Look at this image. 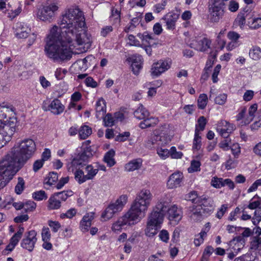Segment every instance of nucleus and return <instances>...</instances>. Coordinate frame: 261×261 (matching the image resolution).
<instances>
[{
  "label": "nucleus",
  "instance_id": "nucleus-55",
  "mask_svg": "<svg viewBox=\"0 0 261 261\" xmlns=\"http://www.w3.org/2000/svg\"><path fill=\"white\" fill-rule=\"evenodd\" d=\"M232 153L234 156V158L237 159L240 153L241 149L239 144H233L231 147Z\"/></svg>",
  "mask_w": 261,
  "mask_h": 261
},
{
  "label": "nucleus",
  "instance_id": "nucleus-54",
  "mask_svg": "<svg viewBox=\"0 0 261 261\" xmlns=\"http://www.w3.org/2000/svg\"><path fill=\"white\" fill-rule=\"evenodd\" d=\"M160 139L161 137L160 135H156L155 134H153L151 135L150 139L148 142L151 143L152 145H157L158 146H160Z\"/></svg>",
  "mask_w": 261,
  "mask_h": 261
},
{
  "label": "nucleus",
  "instance_id": "nucleus-43",
  "mask_svg": "<svg viewBox=\"0 0 261 261\" xmlns=\"http://www.w3.org/2000/svg\"><path fill=\"white\" fill-rule=\"evenodd\" d=\"M36 207V203L33 201L29 200L24 202L23 209L25 213L34 211Z\"/></svg>",
  "mask_w": 261,
  "mask_h": 261
},
{
  "label": "nucleus",
  "instance_id": "nucleus-6",
  "mask_svg": "<svg viewBox=\"0 0 261 261\" xmlns=\"http://www.w3.org/2000/svg\"><path fill=\"white\" fill-rule=\"evenodd\" d=\"M82 147L78 148L76 150L75 156L73 158L70 166L68 168L69 171L74 172L75 178L78 181L79 184L82 183V153L81 151Z\"/></svg>",
  "mask_w": 261,
  "mask_h": 261
},
{
  "label": "nucleus",
  "instance_id": "nucleus-50",
  "mask_svg": "<svg viewBox=\"0 0 261 261\" xmlns=\"http://www.w3.org/2000/svg\"><path fill=\"white\" fill-rule=\"evenodd\" d=\"M227 95L226 94H220L215 98V102L216 104L223 105L226 101Z\"/></svg>",
  "mask_w": 261,
  "mask_h": 261
},
{
  "label": "nucleus",
  "instance_id": "nucleus-11",
  "mask_svg": "<svg viewBox=\"0 0 261 261\" xmlns=\"http://www.w3.org/2000/svg\"><path fill=\"white\" fill-rule=\"evenodd\" d=\"M211 41L205 37H199L192 40L190 46L200 51H205L210 48Z\"/></svg>",
  "mask_w": 261,
  "mask_h": 261
},
{
  "label": "nucleus",
  "instance_id": "nucleus-30",
  "mask_svg": "<svg viewBox=\"0 0 261 261\" xmlns=\"http://www.w3.org/2000/svg\"><path fill=\"white\" fill-rule=\"evenodd\" d=\"M115 154V151L113 149H111L104 156L103 161L110 167L113 166L116 164L114 159Z\"/></svg>",
  "mask_w": 261,
  "mask_h": 261
},
{
  "label": "nucleus",
  "instance_id": "nucleus-46",
  "mask_svg": "<svg viewBox=\"0 0 261 261\" xmlns=\"http://www.w3.org/2000/svg\"><path fill=\"white\" fill-rule=\"evenodd\" d=\"M103 118L106 126H112L116 123L115 118L110 113H108Z\"/></svg>",
  "mask_w": 261,
  "mask_h": 261
},
{
  "label": "nucleus",
  "instance_id": "nucleus-21",
  "mask_svg": "<svg viewBox=\"0 0 261 261\" xmlns=\"http://www.w3.org/2000/svg\"><path fill=\"white\" fill-rule=\"evenodd\" d=\"M96 117L100 119L103 117L106 113V103L102 98H99L96 104Z\"/></svg>",
  "mask_w": 261,
  "mask_h": 261
},
{
  "label": "nucleus",
  "instance_id": "nucleus-31",
  "mask_svg": "<svg viewBox=\"0 0 261 261\" xmlns=\"http://www.w3.org/2000/svg\"><path fill=\"white\" fill-rule=\"evenodd\" d=\"M134 115L138 119H144L148 117L149 112L142 105H140L134 112Z\"/></svg>",
  "mask_w": 261,
  "mask_h": 261
},
{
  "label": "nucleus",
  "instance_id": "nucleus-20",
  "mask_svg": "<svg viewBox=\"0 0 261 261\" xmlns=\"http://www.w3.org/2000/svg\"><path fill=\"white\" fill-rule=\"evenodd\" d=\"M48 110L53 114L59 115L63 112L64 106L58 99H55L49 105Z\"/></svg>",
  "mask_w": 261,
  "mask_h": 261
},
{
  "label": "nucleus",
  "instance_id": "nucleus-3",
  "mask_svg": "<svg viewBox=\"0 0 261 261\" xmlns=\"http://www.w3.org/2000/svg\"><path fill=\"white\" fill-rule=\"evenodd\" d=\"M152 197L149 190L143 189L140 191L128 211L113 223L112 229L114 231H119L124 225L133 226L140 222L145 216Z\"/></svg>",
  "mask_w": 261,
  "mask_h": 261
},
{
  "label": "nucleus",
  "instance_id": "nucleus-44",
  "mask_svg": "<svg viewBox=\"0 0 261 261\" xmlns=\"http://www.w3.org/2000/svg\"><path fill=\"white\" fill-rule=\"evenodd\" d=\"M170 0H162L161 3L156 4L153 6V11L159 13L165 9V7Z\"/></svg>",
  "mask_w": 261,
  "mask_h": 261
},
{
  "label": "nucleus",
  "instance_id": "nucleus-35",
  "mask_svg": "<svg viewBox=\"0 0 261 261\" xmlns=\"http://www.w3.org/2000/svg\"><path fill=\"white\" fill-rule=\"evenodd\" d=\"M261 203V198L257 195L255 196L250 201V203L248 205H245L246 208H249L251 210L258 208Z\"/></svg>",
  "mask_w": 261,
  "mask_h": 261
},
{
  "label": "nucleus",
  "instance_id": "nucleus-26",
  "mask_svg": "<svg viewBox=\"0 0 261 261\" xmlns=\"http://www.w3.org/2000/svg\"><path fill=\"white\" fill-rule=\"evenodd\" d=\"M251 13V17L247 24L251 29H257L261 27V18L256 17L254 16V12H250Z\"/></svg>",
  "mask_w": 261,
  "mask_h": 261
},
{
  "label": "nucleus",
  "instance_id": "nucleus-62",
  "mask_svg": "<svg viewBox=\"0 0 261 261\" xmlns=\"http://www.w3.org/2000/svg\"><path fill=\"white\" fill-rule=\"evenodd\" d=\"M129 136L130 133L128 132H125L117 135L115 138V140L116 141L123 142L126 141Z\"/></svg>",
  "mask_w": 261,
  "mask_h": 261
},
{
  "label": "nucleus",
  "instance_id": "nucleus-45",
  "mask_svg": "<svg viewBox=\"0 0 261 261\" xmlns=\"http://www.w3.org/2000/svg\"><path fill=\"white\" fill-rule=\"evenodd\" d=\"M32 197L37 201H40L47 198V196L46 193L43 190L34 192L32 194Z\"/></svg>",
  "mask_w": 261,
  "mask_h": 261
},
{
  "label": "nucleus",
  "instance_id": "nucleus-23",
  "mask_svg": "<svg viewBox=\"0 0 261 261\" xmlns=\"http://www.w3.org/2000/svg\"><path fill=\"white\" fill-rule=\"evenodd\" d=\"M94 212H89L83 217V229L84 230L83 232L89 230V228L91 225V222L94 218Z\"/></svg>",
  "mask_w": 261,
  "mask_h": 261
},
{
  "label": "nucleus",
  "instance_id": "nucleus-52",
  "mask_svg": "<svg viewBox=\"0 0 261 261\" xmlns=\"http://www.w3.org/2000/svg\"><path fill=\"white\" fill-rule=\"evenodd\" d=\"M157 153L159 156L163 160L167 159L169 156V150L166 148H163L162 147L158 148Z\"/></svg>",
  "mask_w": 261,
  "mask_h": 261
},
{
  "label": "nucleus",
  "instance_id": "nucleus-29",
  "mask_svg": "<svg viewBox=\"0 0 261 261\" xmlns=\"http://www.w3.org/2000/svg\"><path fill=\"white\" fill-rule=\"evenodd\" d=\"M93 42L91 35L87 32L83 35V52L87 51L91 46Z\"/></svg>",
  "mask_w": 261,
  "mask_h": 261
},
{
  "label": "nucleus",
  "instance_id": "nucleus-1",
  "mask_svg": "<svg viewBox=\"0 0 261 261\" xmlns=\"http://www.w3.org/2000/svg\"><path fill=\"white\" fill-rule=\"evenodd\" d=\"M59 24V27L55 25L50 30L44 48L47 57L55 62L70 59V44L73 40L82 45V11L77 7L69 9Z\"/></svg>",
  "mask_w": 261,
  "mask_h": 261
},
{
  "label": "nucleus",
  "instance_id": "nucleus-17",
  "mask_svg": "<svg viewBox=\"0 0 261 261\" xmlns=\"http://www.w3.org/2000/svg\"><path fill=\"white\" fill-rule=\"evenodd\" d=\"M204 211H205V209L203 208L201 205H197L191 207L189 212L191 219L194 221H200L202 219Z\"/></svg>",
  "mask_w": 261,
  "mask_h": 261
},
{
  "label": "nucleus",
  "instance_id": "nucleus-57",
  "mask_svg": "<svg viewBox=\"0 0 261 261\" xmlns=\"http://www.w3.org/2000/svg\"><path fill=\"white\" fill-rule=\"evenodd\" d=\"M227 38L231 41L238 42L239 39L240 38V35L238 33L234 31H230L227 34Z\"/></svg>",
  "mask_w": 261,
  "mask_h": 261
},
{
  "label": "nucleus",
  "instance_id": "nucleus-58",
  "mask_svg": "<svg viewBox=\"0 0 261 261\" xmlns=\"http://www.w3.org/2000/svg\"><path fill=\"white\" fill-rule=\"evenodd\" d=\"M92 151L91 149V147H85L84 151L83 152V161L92 157Z\"/></svg>",
  "mask_w": 261,
  "mask_h": 261
},
{
  "label": "nucleus",
  "instance_id": "nucleus-25",
  "mask_svg": "<svg viewBox=\"0 0 261 261\" xmlns=\"http://www.w3.org/2000/svg\"><path fill=\"white\" fill-rule=\"evenodd\" d=\"M137 36L142 40L143 44L145 46H150L154 43V36L152 34L145 32L142 34L139 33Z\"/></svg>",
  "mask_w": 261,
  "mask_h": 261
},
{
  "label": "nucleus",
  "instance_id": "nucleus-40",
  "mask_svg": "<svg viewBox=\"0 0 261 261\" xmlns=\"http://www.w3.org/2000/svg\"><path fill=\"white\" fill-rule=\"evenodd\" d=\"M25 181L23 178L21 177L18 178V182L15 187V192L18 194H21L24 189Z\"/></svg>",
  "mask_w": 261,
  "mask_h": 261
},
{
  "label": "nucleus",
  "instance_id": "nucleus-2",
  "mask_svg": "<svg viewBox=\"0 0 261 261\" xmlns=\"http://www.w3.org/2000/svg\"><path fill=\"white\" fill-rule=\"evenodd\" d=\"M32 139H25L15 146L0 162V189L3 188L36 151Z\"/></svg>",
  "mask_w": 261,
  "mask_h": 261
},
{
  "label": "nucleus",
  "instance_id": "nucleus-42",
  "mask_svg": "<svg viewBox=\"0 0 261 261\" xmlns=\"http://www.w3.org/2000/svg\"><path fill=\"white\" fill-rule=\"evenodd\" d=\"M207 96L205 94H200L198 98V107L200 109H203L207 103Z\"/></svg>",
  "mask_w": 261,
  "mask_h": 261
},
{
  "label": "nucleus",
  "instance_id": "nucleus-10",
  "mask_svg": "<svg viewBox=\"0 0 261 261\" xmlns=\"http://www.w3.org/2000/svg\"><path fill=\"white\" fill-rule=\"evenodd\" d=\"M171 63L166 60H159L152 64L151 74L153 76H158L170 68Z\"/></svg>",
  "mask_w": 261,
  "mask_h": 261
},
{
  "label": "nucleus",
  "instance_id": "nucleus-16",
  "mask_svg": "<svg viewBox=\"0 0 261 261\" xmlns=\"http://www.w3.org/2000/svg\"><path fill=\"white\" fill-rule=\"evenodd\" d=\"M179 18V15L173 12H170L166 14L163 20L166 23V28L169 30H173L175 28L176 22Z\"/></svg>",
  "mask_w": 261,
  "mask_h": 261
},
{
  "label": "nucleus",
  "instance_id": "nucleus-9",
  "mask_svg": "<svg viewBox=\"0 0 261 261\" xmlns=\"http://www.w3.org/2000/svg\"><path fill=\"white\" fill-rule=\"evenodd\" d=\"M36 235L37 232L34 230L28 231L21 241V246L30 252L32 251L37 240Z\"/></svg>",
  "mask_w": 261,
  "mask_h": 261
},
{
  "label": "nucleus",
  "instance_id": "nucleus-32",
  "mask_svg": "<svg viewBox=\"0 0 261 261\" xmlns=\"http://www.w3.org/2000/svg\"><path fill=\"white\" fill-rule=\"evenodd\" d=\"M249 55L252 60H259L261 58V48L257 46H253L250 49Z\"/></svg>",
  "mask_w": 261,
  "mask_h": 261
},
{
  "label": "nucleus",
  "instance_id": "nucleus-59",
  "mask_svg": "<svg viewBox=\"0 0 261 261\" xmlns=\"http://www.w3.org/2000/svg\"><path fill=\"white\" fill-rule=\"evenodd\" d=\"M48 225L51 228L52 231L54 232H57L61 227V225L58 221L49 220L48 221Z\"/></svg>",
  "mask_w": 261,
  "mask_h": 261
},
{
  "label": "nucleus",
  "instance_id": "nucleus-18",
  "mask_svg": "<svg viewBox=\"0 0 261 261\" xmlns=\"http://www.w3.org/2000/svg\"><path fill=\"white\" fill-rule=\"evenodd\" d=\"M209 10L211 20L213 22H218L224 14L223 7H209Z\"/></svg>",
  "mask_w": 261,
  "mask_h": 261
},
{
  "label": "nucleus",
  "instance_id": "nucleus-7",
  "mask_svg": "<svg viewBox=\"0 0 261 261\" xmlns=\"http://www.w3.org/2000/svg\"><path fill=\"white\" fill-rule=\"evenodd\" d=\"M58 6L55 3L43 6L39 9L37 17L43 21H50L54 17L55 12L58 10Z\"/></svg>",
  "mask_w": 261,
  "mask_h": 261
},
{
  "label": "nucleus",
  "instance_id": "nucleus-36",
  "mask_svg": "<svg viewBox=\"0 0 261 261\" xmlns=\"http://www.w3.org/2000/svg\"><path fill=\"white\" fill-rule=\"evenodd\" d=\"M82 98V95L79 92H75L73 93L71 97V101L68 106L69 109L75 108L76 103Z\"/></svg>",
  "mask_w": 261,
  "mask_h": 261
},
{
  "label": "nucleus",
  "instance_id": "nucleus-41",
  "mask_svg": "<svg viewBox=\"0 0 261 261\" xmlns=\"http://www.w3.org/2000/svg\"><path fill=\"white\" fill-rule=\"evenodd\" d=\"M95 62V57L93 55H89L83 59V67L94 66Z\"/></svg>",
  "mask_w": 261,
  "mask_h": 261
},
{
  "label": "nucleus",
  "instance_id": "nucleus-28",
  "mask_svg": "<svg viewBox=\"0 0 261 261\" xmlns=\"http://www.w3.org/2000/svg\"><path fill=\"white\" fill-rule=\"evenodd\" d=\"M48 202V208L49 210H58L61 206V201L55 193L49 197Z\"/></svg>",
  "mask_w": 261,
  "mask_h": 261
},
{
  "label": "nucleus",
  "instance_id": "nucleus-53",
  "mask_svg": "<svg viewBox=\"0 0 261 261\" xmlns=\"http://www.w3.org/2000/svg\"><path fill=\"white\" fill-rule=\"evenodd\" d=\"M223 178L214 177L212 179L211 185L216 188H221L223 187Z\"/></svg>",
  "mask_w": 261,
  "mask_h": 261
},
{
  "label": "nucleus",
  "instance_id": "nucleus-39",
  "mask_svg": "<svg viewBox=\"0 0 261 261\" xmlns=\"http://www.w3.org/2000/svg\"><path fill=\"white\" fill-rule=\"evenodd\" d=\"M261 248V238L258 236H253L250 242V248L256 250Z\"/></svg>",
  "mask_w": 261,
  "mask_h": 261
},
{
  "label": "nucleus",
  "instance_id": "nucleus-22",
  "mask_svg": "<svg viewBox=\"0 0 261 261\" xmlns=\"http://www.w3.org/2000/svg\"><path fill=\"white\" fill-rule=\"evenodd\" d=\"M251 16V13L250 12L240 13L238 15L235 19L234 22L242 29L246 23V21H247V22L248 23L249 19H250Z\"/></svg>",
  "mask_w": 261,
  "mask_h": 261
},
{
  "label": "nucleus",
  "instance_id": "nucleus-13",
  "mask_svg": "<svg viewBox=\"0 0 261 261\" xmlns=\"http://www.w3.org/2000/svg\"><path fill=\"white\" fill-rule=\"evenodd\" d=\"M217 131L224 138H227L234 129L233 126L226 121L221 120L218 122Z\"/></svg>",
  "mask_w": 261,
  "mask_h": 261
},
{
  "label": "nucleus",
  "instance_id": "nucleus-4",
  "mask_svg": "<svg viewBox=\"0 0 261 261\" xmlns=\"http://www.w3.org/2000/svg\"><path fill=\"white\" fill-rule=\"evenodd\" d=\"M128 197L126 195L120 196L114 202L110 203L101 213L100 220L107 221L112 218L117 213L123 209L127 202Z\"/></svg>",
  "mask_w": 261,
  "mask_h": 261
},
{
  "label": "nucleus",
  "instance_id": "nucleus-64",
  "mask_svg": "<svg viewBox=\"0 0 261 261\" xmlns=\"http://www.w3.org/2000/svg\"><path fill=\"white\" fill-rule=\"evenodd\" d=\"M50 238V234L48 228L43 227L42 230V238L43 241H48Z\"/></svg>",
  "mask_w": 261,
  "mask_h": 261
},
{
  "label": "nucleus",
  "instance_id": "nucleus-47",
  "mask_svg": "<svg viewBox=\"0 0 261 261\" xmlns=\"http://www.w3.org/2000/svg\"><path fill=\"white\" fill-rule=\"evenodd\" d=\"M201 163L199 161L193 160L191 161V166L188 168V171L189 173H192L200 171Z\"/></svg>",
  "mask_w": 261,
  "mask_h": 261
},
{
  "label": "nucleus",
  "instance_id": "nucleus-15",
  "mask_svg": "<svg viewBox=\"0 0 261 261\" xmlns=\"http://www.w3.org/2000/svg\"><path fill=\"white\" fill-rule=\"evenodd\" d=\"M183 175L180 172H176L172 174L169 177L167 186L169 189H174L181 186L183 179Z\"/></svg>",
  "mask_w": 261,
  "mask_h": 261
},
{
  "label": "nucleus",
  "instance_id": "nucleus-61",
  "mask_svg": "<svg viewBox=\"0 0 261 261\" xmlns=\"http://www.w3.org/2000/svg\"><path fill=\"white\" fill-rule=\"evenodd\" d=\"M259 186H261V178L256 180L247 190V192L249 193L255 191Z\"/></svg>",
  "mask_w": 261,
  "mask_h": 261
},
{
  "label": "nucleus",
  "instance_id": "nucleus-38",
  "mask_svg": "<svg viewBox=\"0 0 261 261\" xmlns=\"http://www.w3.org/2000/svg\"><path fill=\"white\" fill-rule=\"evenodd\" d=\"M60 201H65L66 199L73 195V192L71 190L63 191L60 192L55 193Z\"/></svg>",
  "mask_w": 261,
  "mask_h": 261
},
{
  "label": "nucleus",
  "instance_id": "nucleus-33",
  "mask_svg": "<svg viewBox=\"0 0 261 261\" xmlns=\"http://www.w3.org/2000/svg\"><path fill=\"white\" fill-rule=\"evenodd\" d=\"M203 208L211 211L214 208V201L209 197H204L201 199V205Z\"/></svg>",
  "mask_w": 261,
  "mask_h": 261
},
{
  "label": "nucleus",
  "instance_id": "nucleus-24",
  "mask_svg": "<svg viewBox=\"0 0 261 261\" xmlns=\"http://www.w3.org/2000/svg\"><path fill=\"white\" fill-rule=\"evenodd\" d=\"M98 169H93L91 165L87 166L85 170V173L83 172V182L87 180L92 179L97 174Z\"/></svg>",
  "mask_w": 261,
  "mask_h": 261
},
{
  "label": "nucleus",
  "instance_id": "nucleus-19",
  "mask_svg": "<svg viewBox=\"0 0 261 261\" xmlns=\"http://www.w3.org/2000/svg\"><path fill=\"white\" fill-rule=\"evenodd\" d=\"M142 166V160L141 159H134L126 163L125 165V170L127 172H132L139 170Z\"/></svg>",
  "mask_w": 261,
  "mask_h": 261
},
{
  "label": "nucleus",
  "instance_id": "nucleus-5",
  "mask_svg": "<svg viewBox=\"0 0 261 261\" xmlns=\"http://www.w3.org/2000/svg\"><path fill=\"white\" fill-rule=\"evenodd\" d=\"M170 203L167 198H161L158 201L149 216L163 222L164 217L170 206Z\"/></svg>",
  "mask_w": 261,
  "mask_h": 261
},
{
  "label": "nucleus",
  "instance_id": "nucleus-12",
  "mask_svg": "<svg viewBox=\"0 0 261 261\" xmlns=\"http://www.w3.org/2000/svg\"><path fill=\"white\" fill-rule=\"evenodd\" d=\"M162 222L149 216L147 227L145 230V234L148 237H152L158 232V226Z\"/></svg>",
  "mask_w": 261,
  "mask_h": 261
},
{
  "label": "nucleus",
  "instance_id": "nucleus-14",
  "mask_svg": "<svg viewBox=\"0 0 261 261\" xmlns=\"http://www.w3.org/2000/svg\"><path fill=\"white\" fill-rule=\"evenodd\" d=\"M167 214L168 219L175 224H177L182 218L181 211L176 205L170 206Z\"/></svg>",
  "mask_w": 261,
  "mask_h": 261
},
{
  "label": "nucleus",
  "instance_id": "nucleus-51",
  "mask_svg": "<svg viewBox=\"0 0 261 261\" xmlns=\"http://www.w3.org/2000/svg\"><path fill=\"white\" fill-rule=\"evenodd\" d=\"M197 122L198 125H196V128L197 127L198 128L199 133V131H202L204 130L206 123V120L204 116H201L198 118Z\"/></svg>",
  "mask_w": 261,
  "mask_h": 261
},
{
  "label": "nucleus",
  "instance_id": "nucleus-34",
  "mask_svg": "<svg viewBox=\"0 0 261 261\" xmlns=\"http://www.w3.org/2000/svg\"><path fill=\"white\" fill-rule=\"evenodd\" d=\"M257 109V105L256 103L253 104L250 107L248 111V116L246 118V123L248 124L253 120Z\"/></svg>",
  "mask_w": 261,
  "mask_h": 261
},
{
  "label": "nucleus",
  "instance_id": "nucleus-37",
  "mask_svg": "<svg viewBox=\"0 0 261 261\" xmlns=\"http://www.w3.org/2000/svg\"><path fill=\"white\" fill-rule=\"evenodd\" d=\"M201 146V137L199 136V134L198 133V128L197 127L195 129L193 148V149L198 150L200 149Z\"/></svg>",
  "mask_w": 261,
  "mask_h": 261
},
{
  "label": "nucleus",
  "instance_id": "nucleus-56",
  "mask_svg": "<svg viewBox=\"0 0 261 261\" xmlns=\"http://www.w3.org/2000/svg\"><path fill=\"white\" fill-rule=\"evenodd\" d=\"M169 151V155H170L172 158L180 159L182 156V153L181 152H177L175 147H172Z\"/></svg>",
  "mask_w": 261,
  "mask_h": 261
},
{
  "label": "nucleus",
  "instance_id": "nucleus-60",
  "mask_svg": "<svg viewBox=\"0 0 261 261\" xmlns=\"http://www.w3.org/2000/svg\"><path fill=\"white\" fill-rule=\"evenodd\" d=\"M143 120H144L140 123V126L141 128L144 129L152 126L153 122H151L152 120V118H146Z\"/></svg>",
  "mask_w": 261,
  "mask_h": 261
},
{
  "label": "nucleus",
  "instance_id": "nucleus-8",
  "mask_svg": "<svg viewBox=\"0 0 261 261\" xmlns=\"http://www.w3.org/2000/svg\"><path fill=\"white\" fill-rule=\"evenodd\" d=\"M17 122L15 118L7 119L2 126H0L2 133L6 137V140H11L12 137L16 131Z\"/></svg>",
  "mask_w": 261,
  "mask_h": 261
},
{
  "label": "nucleus",
  "instance_id": "nucleus-27",
  "mask_svg": "<svg viewBox=\"0 0 261 261\" xmlns=\"http://www.w3.org/2000/svg\"><path fill=\"white\" fill-rule=\"evenodd\" d=\"M14 108L12 106H3L0 107V123H4L6 121L7 113L13 112Z\"/></svg>",
  "mask_w": 261,
  "mask_h": 261
},
{
  "label": "nucleus",
  "instance_id": "nucleus-49",
  "mask_svg": "<svg viewBox=\"0 0 261 261\" xmlns=\"http://www.w3.org/2000/svg\"><path fill=\"white\" fill-rule=\"evenodd\" d=\"M77 211L74 208L68 210L65 213H62L60 215V218L64 219L65 218L71 219L73 218L76 214Z\"/></svg>",
  "mask_w": 261,
  "mask_h": 261
},
{
  "label": "nucleus",
  "instance_id": "nucleus-48",
  "mask_svg": "<svg viewBox=\"0 0 261 261\" xmlns=\"http://www.w3.org/2000/svg\"><path fill=\"white\" fill-rule=\"evenodd\" d=\"M58 179V176L57 173L51 172L49 173L48 180L47 181H46L45 183L48 185L51 186L56 182Z\"/></svg>",
  "mask_w": 261,
  "mask_h": 261
},
{
  "label": "nucleus",
  "instance_id": "nucleus-63",
  "mask_svg": "<svg viewBox=\"0 0 261 261\" xmlns=\"http://www.w3.org/2000/svg\"><path fill=\"white\" fill-rule=\"evenodd\" d=\"M21 11V7L20 5L15 10H11L10 12H8V17L12 19L18 16Z\"/></svg>",
  "mask_w": 261,
  "mask_h": 261
}]
</instances>
